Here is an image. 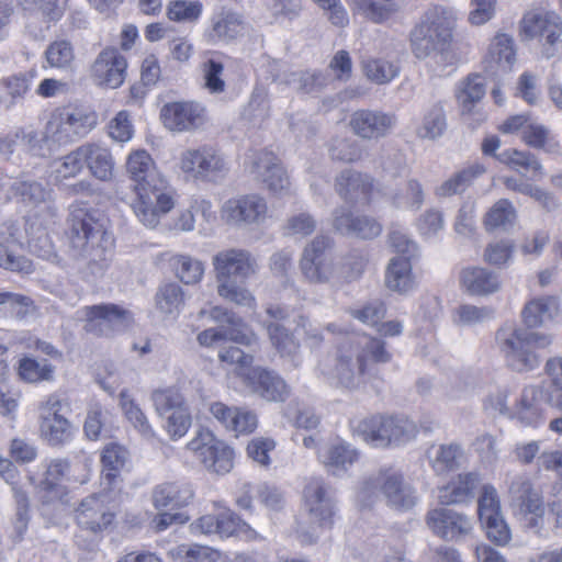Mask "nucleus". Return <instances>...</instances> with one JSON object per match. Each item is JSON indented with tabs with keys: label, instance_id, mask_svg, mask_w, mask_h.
<instances>
[{
	"label": "nucleus",
	"instance_id": "nucleus-60",
	"mask_svg": "<svg viewBox=\"0 0 562 562\" xmlns=\"http://www.w3.org/2000/svg\"><path fill=\"white\" fill-rule=\"evenodd\" d=\"M151 400L156 412L160 416L169 415L172 412L187 408L182 394L172 387L154 391Z\"/></svg>",
	"mask_w": 562,
	"mask_h": 562
},
{
	"label": "nucleus",
	"instance_id": "nucleus-6",
	"mask_svg": "<svg viewBox=\"0 0 562 562\" xmlns=\"http://www.w3.org/2000/svg\"><path fill=\"white\" fill-rule=\"evenodd\" d=\"M382 495L387 505L401 510L415 506L417 496L414 488L404 481L403 474L393 469L384 468L367 477L359 491L363 503L373 501Z\"/></svg>",
	"mask_w": 562,
	"mask_h": 562
},
{
	"label": "nucleus",
	"instance_id": "nucleus-28",
	"mask_svg": "<svg viewBox=\"0 0 562 562\" xmlns=\"http://www.w3.org/2000/svg\"><path fill=\"white\" fill-rule=\"evenodd\" d=\"M244 31L241 16L231 10H221L212 15L210 25L203 33L209 44L228 43L237 38Z\"/></svg>",
	"mask_w": 562,
	"mask_h": 562
},
{
	"label": "nucleus",
	"instance_id": "nucleus-36",
	"mask_svg": "<svg viewBox=\"0 0 562 562\" xmlns=\"http://www.w3.org/2000/svg\"><path fill=\"white\" fill-rule=\"evenodd\" d=\"M447 115L441 102H435L424 109L416 135L422 139L436 140L447 131Z\"/></svg>",
	"mask_w": 562,
	"mask_h": 562
},
{
	"label": "nucleus",
	"instance_id": "nucleus-63",
	"mask_svg": "<svg viewBox=\"0 0 562 562\" xmlns=\"http://www.w3.org/2000/svg\"><path fill=\"white\" fill-rule=\"evenodd\" d=\"M495 317V310L491 306H476L463 304L456 308V323L462 326H475Z\"/></svg>",
	"mask_w": 562,
	"mask_h": 562
},
{
	"label": "nucleus",
	"instance_id": "nucleus-27",
	"mask_svg": "<svg viewBox=\"0 0 562 562\" xmlns=\"http://www.w3.org/2000/svg\"><path fill=\"white\" fill-rule=\"evenodd\" d=\"M319 462L328 473L340 476L358 460L359 452L345 441H333L317 450Z\"/></svg>",
	"mask_w": 562,
	"mask_h": 562
},
{
	"label": "nucleus",
	"instance_id": "nucleus-59",
	"mask_svg": "<svg viewBox=\"0 0 562 562\" xmlns=\"http://www.w3.org/2000/svg\"><path fill=\"white\" fill-rule=\"evenodd\" d=\"M60 108L54 110L45 124L47 137L50 138L56 150L60 145L76 140Z\"/></svg>",
	"mask_w": 562,
	"mask_h": 562
},
{
	"label": "nucleus",
	"instance_id": "nucleus-52",
	"mask_svg": "<svg viewBox=\"0 0 562 562\" xmlns=\"http://www.w3.org/2000/svg\"><path fill=\"white\" fill-rule=\"evenodd\" d=\"M368 263L367 255L360 250H352L337 263V284L358 280Z\"/></svg>",
	"mask_w": 562,
	"mask_h": 562
},
{
	"label": "nucleus",
	"instance_id": "nucleus-48",
	"mask_svg": "<svg viewBox=\"0 0 562 562\" xmlns=\"http://www.w3.org/2000/svg\"><path fill=\"white\" fill-rule=\"evenodd\" d=\"M14 137L21 138L22 148L37 157H48L56 151L46 130L40 134L34 130L15 128Z\"/></svg>",
	"mask_w": 562,
	"mask_h": 562
},
{
	"label": "nucleus",
	"instance_id": "nucleus-5",
	"mask_svg": "<svg viewBox=\"0 0 562 562\" xmlns=\"http://www.w3.org/2000/svg\"><path fill=\"white\" fill-rule=\"evenodd\" d=\"M303 506L311 526H300L297 533L303 543L311 544L319 537L322 529L333 525L335 501L330 487L322 479H311L303 490Z\"/></svg>",
	"mask_w": 562,
	"mask_h": 562
},
{
	"label": "nucleus",
	"instance_id": "nucleus-30",
	"mask_svg": "<svg viewBox=\"0 0 562 562\" xmlns=\"http://www.w3.org/2000/svg\"><path fill=\"white\" fill-rule=\"evenodd\" d=\"M337 193L349 202H368L373 189L372 178L368 175L345 170L336 179Z\"/></svg>",
	"mask_w": 562,
	"mask_h": 562
},
{
	"label": "nucleus",
	"instance_id": "nucleus-15",
	"mask_svg": "<svg viewBox=\"0 0 562 562\" xmlns=\"http://www.w3.org/2000/svg\"><path fill=\"white\" fill-rule=\"evenodd\" d=\"M524 34L529 38L544 40L543 54L547 58L555 55L562 34L560 18L551 12H529L521 22Z\"/></svg>",
	"mask_w": 562,
	"mask_h": 562
},
{
	"label": "nucleus",
	"instance_id": "nucleus-41",
	"mask_svg": "<svg viewBox=\"0 0 562 562\" xmlns=\"http://www.w3.org/2000/svg\"><path fill=\"white\" fill-rule=\"evenodd\" d=\"M87 157L86 166L91 175L99 180L106 181L113 176L114 162L109 149L97 144H83Z\"/></svg>",
	"mask_w": 562,
	"mask_h": 562
},
{
	"label": "nucleus",
	"instance_id": "nucleus-22",
	"mask_svg": "<svg viewBox=\"0 0 562 562\" xmlns=\"http://www.w3.org/2000/svg\"><path fill=\"white\" fill-rule=\"evenodd\" d=\"M127 63L115 48L103 49L91 66V76L99 86L112 89L124 82Z\"/></svg>",
	"mask_w": 562,
	"mask_h": 562
},
{
	"label": "nucleus",
	"instance_id": "nucleus-57",
	"mask_svg": "<svg viewBox=\"0 0 562 562\" xmlns=\"http://www.w3.org/2000/svg\"><path fill=\"white\" fill-rule=\"evenodd\" d=\"M55 367L47 360L37 361L33 358H23L19 362V375L29 383L42 381H52L54 379Z\"/></svg>",
	"mask_w": 562,
	"mask_h": 562
},
{
	"label": "nucleus",
	"instance_id": "nucleus-26",
	"mask_svg": "<svg viewBox=\"0 0 562 562\" xmlns=\"http://www.w3.org/2000/svg\"><path fill=\"white\" fill-rule=\"evenodd\" d=\"M333 216L334 228L342 235L370 239L379 236L382 231L375 220L366 215L355 216L346 207L336 209Z\"/></svg>",
	"mask_w": 562,
	"mask_h": 562
},
{
	"label": "nucleus",
	"instance_id": "nucleus-24",
	"mask_svg": "<svg viewBox=\"0 0 562 562\" xmlns=\"http://www.w3.org/2000/svg\"><path fill=\"white\" fill-rule=\"evenodd\" d=\"M245 382L251 391L268 402H283L290 390L284 380L274 371L254 368L247 373Z\"/></svg>",
	"mask_w": 562,
	"mask_h": 562
},
{
	"label": "nucleus",
	"instance_id": "nucleus-51",
	"mask_svg": "<svg viewBox=\"0 0 562 562\" xmlns=\"http://www.w3.org/2000/svg\"><path fill=\"white\" fill-rule=\"evenodd\" d=\"M170 263L176 276L186 284L200 282L204 274L203 262L189 255H175Z\"/></svg>",
	"mask_w": 562,
	"mask_h": 562
},
{
	"label": "nucleus",
	"instance_id": "nucleus-50",
	"mask_svg": "<svg viewBox=\"0 0 562 562\" xmlns=\"http://www.w3.org/2000/svg\"><path fill=\"white\" fill-rule=\"evenodd\" d=\"M60 109L64 113V120L68 122L76 140L86 136L97 125V115L92 111L74 106Z\"/></svg>",
	"mask_w": 562,
	"mask_h": 562
},
{
	"label": "nucleus",
	"instance_id": "nucleus-64",
	"mask_svg": "<svg viewBox=\"0 0 562 562\" xmlns=\"http://www.w3.org/2000/svg\"><path fill=\"white\" fill-rule=\"evenodd\" d=\"M166 13L171 21L194 22L202 13V3L190 0H173L168 3Z\"/></svg>",
	"mask_w": 562,
	"mask_h": 562
},
{
	"label": "nucleus",
	"instance_id": "nucleus-23",
	"mask_svg": "<svg viewBox=\"0 0 562 562\" xmlns=\"http://www.w3.org/2000/svg\"><path fill=\"white\" fill-rule=\"evenodd\" d=\"M75 518L81 529L98 533L112 524L114 514L102 495L93 494L80 502Z\"/></svg>",
	"mask_w": 562,
	"mask_h": 562
},
{
	"label": "nucleus",
	"instance_id": "nucleus-29",
	"mask_svg": "<svg viewBox=\"0 0 562 562\" xmlns=\"http://www.w3.org/2000/svg\"><path fill=\"white\" fill-rule=\"evenodd\" d=\"M516 60L514 41L506 34L496 35L490 44L484 58V69L491 76L510 71Z\"/></svg>",
	"mask_w": 562,
	"mask_h": 562
},
{
	"label": "nucleus",
	"instance_id": "nucleus-9",
	"mask_svg": "<svg viewBox=\"0 0 562 562\" xmlns=\"http://www.w3.org/2000/svg\"><path fill=\"white\" fill-rule=\"evenodd\" d=\"M508 493L515 515L527 529L538 533L544 522V506L530 479L526 475L514 476L509 482Z\"/></svg>",
	"mask_w": 562,
	"mask_h": 562
},
{
	"label": "nucleus",
	"instance_id": "nucleus-16",
	"mask_svg": "<svg viewBox=\"0 0 562 562\" xmlns=\"http://www.w3.org/2000/svg\"><path fill=\"white\" fill-rule=\"evenodd\" d=\"M215 280H245L257 272L258 263L252 254L241 248L218 251L212 260Z\"/></svg>",
	"mask_w": 562,
	"mask_h": 562
},
{
	"label": "nucleus",
	"instance_id": "nucleus-19",
	"mask_svg": "<svg viewBox=\"0 0 562 562\" xmlns=\"http://www.w3.org/2000/svg\"><path fill=\"white\" fill-rule=\"evenodd\" d=\"M250 173L272 193H282L289 189V178L278 157L270 151L261 150L251 157Z\"/></svg>",
	"mask_w": 562,
	"mask_h": 562
},
{
	"label": "nucleus",
	"instance_id": "nucleus-10",
	"mask_svg": "<svg viewBox=\"0 0 562 562\" xmlns=\"http://www.w3.org/2000/svg\"><path fill=\"white\" fill-rule=\"evenodd\" d=\"M7 198L35 209L34 215L40 220L41 225L55 223L58 217V209L53 201V191L41 182L15 179L8 186Z\"/></svg>",
	"mask_w": 562,
	"mask_h": 562
},
{
	"label": "nucleus",
	"instance_id": "nucleus-4",
	"mask_svg": "<svg viewBox=\"0 0 562 562\" xmlns=\"http://www.w3.org/2000/svg\"><path fill=\"white\" fill-rule=\"evenodd\" d=\"M454 18L449 10L438 5L428 9L411 33L414 55L419 59L443 56L451 45Z\"/></svg>",
	"mask_w": 562,
	"mask_h": 562
},
{
	"label": "nucleus",
	"instance_id": "nucleus-37",
	"mask_svg": "<svg viewBox=\"0 0 562 562\" xmlns=\"http://www.w3.org/2000/svg\"><path fill=\"white\" fill-rule=\"evenodd\" d=\"M385 286L394 292L406 293L415 286L411 259L393 257L385 271Z\"/></svg>",
	"mask_w": 562,
	"mask_h": 562
},
{
	"label": "nucleus",
	"instance_id": "nucleus-42",
	"mask_svg": "<svg viewBox=\"0 0 562 562\" xmlns=\"http://www.w3.org/2000/svg\"><path fill=\"white\" fill-rule=\"evenodd\" d=\"M196 339L199 344L204 347H211L214 344L222 341L224 339H229L234 342L246 346H250L257 341V337L252 331L240 328H209L201 331L198 335Z\"/></svg>",
	"mask_w": 562,
	"mask_h": 562
},
{
	"label": "nucleus",
	"instance_id": "nucleus-40",
	"mask_svg": "<svg viewBox=\"0 0 562 562\" xmlns=\"http://www.w3.org/2000/svg\"><path fill=\"white\" fill-rule=\"evenodd\" d=\"M560 312V300L557 296H546L531 300L522 310V319L529 328L540 326L546 319H551Z\"/></svg>",
	"mask_w": 562,
	"mask_h": 562
},
{
	"label": "nucleus",
	"instance_id": "nucleus-25",
	"mask_svg": "<svg viewBox=\"0 0 562 562\" xmlns=\"http://www.w3.org/2000/svg\"><path fill=\"white\" fill-rule=\"evenodd\" d=\"M88 331H95L100 335H108L110 331L125 328L130 321V313L116 305L103 304L92 305L86 308Z\"/></svg>",
	"mask_w": 562,
	"mask_h": 562
},
{
	"label": "nucleus",
	"instance_id": "nucleus-7",
	"mask_svg": "<svg viewBox=\"0 0 562 562\" xmlns=\"http://www.w3.org/2000/svg\"><path fill=\"white\" fill-rule=\"evenodd\" d=\"M134 189L137 199L133 203V210L145 226L155 227L160 217L175 206L173 191L162 177L135 184Z\"/></svg>",
	"mask_w": 562,
	"mask_h": 562
},
{
	"label": "nucleus",
	"instance_id": "nucleus-47",
	"mask_svg": "<svg viewBox=\"0 0 562 562\" xmlns=\"http://www.w3.org/2000/svg\"><path fill=\"white\" fill-rule=\"evenodd\" d=\"M126 170L135 184L150 182L155 177H161L155 168L154 160L146 150L132 153L126 161Z\"/></svg>",
	"mask_w": 562,
	"mask_h": 562
},
{
	"label": "nucleus",
	"instance_id": "nucleus-38",
	"mask_svg": "<svg viewBox=\"0 0 562 562\" xmlns=\"http://www.w3.org/2000/svg\"><path fill=\"white\" fill-rule=\"evenodd\" d=\"M485 172V168L480 164L470 165L443 181L436 188V195L439 198H449L454 194L463 193L473 181Z\"/></svg>",
	"mask_w": 562,
	"mask_h": 562
},
{
	"label": "nucleus",
	"instance_id": "nucleus-8",
	"mask_svg": "<svg viewBox=\"0 0 562 562\" xmlns=\"http://www.w3.org/2000/svg\"><path fill=\"white\" fill-rule=\"evenodd\" d=\"M334 240L317 235L302 251L299 262L304 280L311 284H337V263L330 256Z\"/></svg>",
	"mask_w": 562,
	"mask_h": 562
},
{
	"label": "nucleus",
	"instance_id": "nucleus-14",
	"mask_svg": "<svg viewBox=\"0 0 562 562\" xmlns=\"http://www.w3.org/2000/svg\"><path fill=\"white\" fill-rule=\"evenodd\" d=\"M268 204L258 193L241 194L224 202L221 217L236 227L258 226L268 217Z\"/></svg>",
	"mask_w": 562,
	"mask_h": 562
},
{
	"label": "nucleus",
	"instance_id": "nucleus-31",
	"mask_svg": "<svg viewBox=\"0 0 562 562\" xmlns=\"http://www.w3.org/2000/svg\"><path fill=\"white\" fill-rule=\"evenodd\" d=\"M190 484L183 482H165L153 490L151 499L157 509L183 507L193 498Z\"/></svg>",
	"mask_w": 562,
	"mask_h": 562
},
{
	"label": "nucleus",
	"instance_id": "nucleus-39",
	"mask_svg": "<svg viewBox=\"0 0 562 562\" xmlns=\"http://www.w3.org/2000/svg\"><path fill=\"white\" fill-rule=\"evenodd\" d=\"M485 95V80L479 74L469 75L457 87L456 97L462 114H470Z\"/></svg>",
	"mask_w": 562,
	"mask_h": 562
},
{
	"label": "nucleus",
	"instance_id": "nucleus-1",
	"mask_svg": "<svg viewBox=\"0 0 562 562\" xmlns=\"http://www.w3.org/2000/svg\"><path fill=\"white\" fill-rule=\"evenodd\" d=\"M391 353L379 338L360 335L344 347L333 368H323L322 373L333 385L357 390L371 381L376 373V363H386Z\"/></svg>",
	"mask_w": 562,
	"mask_h": 562
},
{
	"label": "nucleus",
	"instance_id": "nucleus-54",
	"mask_svg": "<svg viewBox=\"0 0 562 562\" xmlns=\"http://www.w3.org/2000/svg\"><path fill=\"white\" fill-rule=\"evenodd\" d=\"M45 57L50 67L69 70L75 61L74 45L65 38L56 40L47 46Z\"/></svg>",
	"mask_w": 562,
	"mask_h": 562
},
{
	"label": "nucleus",
	"instance_id": "nucleus-55",
	"mask_svg": "<svg viewBox=\"0 0 562 562\" xmlns=\"http://www.w3.org/2000/svg\"><path fill=\"white\" fill-rule=\"evenodd\" d=\"M361 65L366 77L376 85H385L398 75V67L382 58L369 57Z\"/></svg>",
	"mask_w": 562,
	"mask_h": 562
},
{
	"label": "nucleus",
	"instance_id": "nucleus-58",
	"mask_svg": "<svg viewBox=\"0 0 562 562\" xmlns=\"http://www.w3.org/2000/svg\"><path fill=\"white\" fill-rule=\"evenodd\" d=\"M217 294L240 306L255 307L256 299L248 289L237 283V280H216Z\"/></svg>",
	"mask_w": 562,
	"mask_h": 562
},
{
	"label": "nucleus",
	"instance_id": "nucleus-13",
	"mask_svg": "<svg viewBox=\"0 0 562 562\" xmlns=\"http://www.w3.org/2000/svg\"><path fill=\"white\" fill-rule=\"evenodd\" d=\"M180 169L194 179L218 181L227 171V162L220 151L211 146L187 149L181 153Z\"/></svg>",
	"mask_w": 562,
	"mask_h": 562
},
{
	"label": "nucleus",
	"instance_id": "nucleus-32",
	"mask_svg": "<svg viewBox=\"0 0 562 562\" xmlns=\"http://www.w3.org/2000/svg\"><path fill=\"white\" fill-rule=\"evenodd\" d=\"M2 479L11 486V492L16 504L15 530L21 536L27 528L29 522V498L24 491L18 487L20 474L11 460L2 458Z\"/></svg>",
	"mask_w": 562,
	"mask_h": 562
},
{
	"label": "nucleus",
	"instance_id": "nucleus-44",
	"mask_svg": "<svg viewBox=\"0 0 562 562\" xmlns=\"http://www.w3.org/2000/svg\"><path fill=\"white\" fill-rule=\"evenodd\" d=\"M502 164L507 165L509 168L522 172L525 175L531 173L532 176L542 175V165L537 157L527 150H518L514 148L503 150L498 156Z\"/></svg>",
	"mask_w": 562,
	"mask_h": 562
},
{
	"label": "nucleus",
	"instance_id": "nucleus-33",
	"mask_svg": "<svg viewBox=\"0 0 562 562\" xmlns=\"http://www.w3.org/2000/svg\"><path fill=\"white\" fill-rule=\"evenodd\" d=\"M480 481L476 472L461 473L439 490V502L441 504H461L474 496V490Z\"/></svg>",
	"mask_w": 562,
	"mask_h": 562
},
{
	"label": "nucleus",
	"instance_id": "nucleus-61",
	"mask_svg": "<svg viewBox=\"0 0 562 562\" xmlns=\"http://www.w3.org/2000/svg\"><path fill=\"white\" fill-rule=\"evenodd\" d=\"M218 359L221 362L233 367V370L244 379L247 378V373L254 368V357L250 353H246L239 347L227 346L220 350Z\"/></svg>",
	"mask_w": 562,
	"mask_h": 562
},
{
	"label": "nucleus",
	"instance_id": "nucleus-62",
	"mask_svg": "<svg viewBox=\"0 0 562 562\" xmlns=\"http://www.w3.org/2000/svg\"><path fill=\"white\" fill-rule=\"evenodd\" d=\"M327 78L321 72L294 71L284 76V82L297 91L312 93L326 86Z\"/></svg>",
	"mask_w": 562,
	"mask_h": 562
},
{
	"label": "nucleus",
	"instance_id": "nucleus-35",
	"mask_svg": "<svg viewBox=\"0 0 562 562\" xmlns=\"http://www.w3.org/2000/svg\"><path fill=\"white\" fill-rule=\"evenodd\" d=\"M465 460L467 457L463 448L456 442L440 445L429 454L431 469L438 475L459 470Z\"/></svg>",
	"mask_w": 562,
	"mask_h": 562
},
{
	"label": "nucleus",
	"instance_id": "nucleus-46",
	"mask_svg": "<svg viewBox=\"0 0 562 562\" xmlns=\"http://www.w3.org/2000/svg\"><path fill=\"white\" fill-rule=\"evenodd\" d=\"M263 327L267 329L271 345L281 357L294 359L300 349V344L283 325L276 322L265 321Z\"/></svg>",
	"mask_w": 562,
	"mask_h": 562
},
{
	"label": "nucleus",
	"instance_id": "nucleus-49",
	"mask_svg": "<svg viewBox=\"0 0 562 562\" xmlns=\"http://www.w3.org/2000/svg\"><path fill=\"white\" fill-rule=\"evenodd\" d=\"M387 425V440L392 446H401L413 440L417 434V425L405 416H385Z\"/></svg>",
	"mask_w": 562,
	"mask_h": 562
},
{
	"label": "nucleus",
	"instance_id": "nucleus-2",
	"mask_svg": "<svg viewBox=\"0 0 562 562\" xmlns=\"http://www.w3.org/2000/svg\"><path fill=\"white\" fill-rule=\"evenodd\" d=\"M68 222L74 256L82 261L92 274L102 273L109 266L112 245L103 221L97 212L72 206Z\"/></svg>",
	"mask_w": 562,
	"mask_h": 562
},
{
	"label": "nucleus",
	"instance_id": "nucleus-45",
	"mask_svg": "<svg viewBox=\"0 0 562 562\" xmlns=\"http://www.w3.org/2000/svg\"><path fill=\"white\" fill-rule=\"evenodd\" d=\"M358 435L367 443L376 448L390 447L387 440L386 417L383 415H374L359 422L357 426Z\"/></svg>",
	"mask_w": 562,
	"mask_h": 562
},
{
	"label": "nucleus",
	"instance_id": "nucleus-17",
	"mask_svg": "<svg viewBox=\"0 0 562 562\" xmlns=\"http://www.w3.org/2000/svg\"><path fill=\"white\" fill-rule=\"evenodd\" d=\"M426 525L434 535L448 541L459 540L472 530L471 519L467 515L447 507L429 510Z\"/></svg>",
	"mask_w": 562,
	"mask_h": 562
},
{
	"label": "nucleus",
	"instance_id": "nucleus-21",
	"mask_svg": "<svg viewBox=\"0 0 562 562\" xmlns=\"http://www.w3.org/2000/svg\"><path fill=\"white\" fill-rule=\"evenodd\" d=\"M553 392L543 384L526 386L516 404L513 416L527 426L537 425L542 418V404L554 406Z\"/></svg>",
	"mask_w": 562,
	"mask_h": 562
},
{
	"label": "nucleus",
	"instance_id": "nucleus-18",
	"mask_svg": "<svg viewBox=\"0 0 562 562\" xmlns=\"http://www.w3.org/2000/svg\"><path fill=\"white\" fill-rule=\"evenodd\" d=\"M395 124L394 114L370 109L355 111L349 120V126L353 134L369 140H378L387 136Z\"/></svg>",
	"mask_w": 562,
	"mask_h": 562
},
{
	"label": "nucleus",
	"instance_id": "nucleus-43",
	"mask_svg": "<svg viewBox=\"0 0 562 562\" xmlns=\"http://www.w3.org/2000/svg\"><path fill=\"white\" fill-rule=\"evenodd\" d=\"M157 310L165 315H177L184 305V292L176 282L161 284L155 294Z\"/></svg>",
	"mask_w": 562,
	"mask_h": 562
},
{
	"label": "nucleus",
	"instance_id": "nucleus-34",
	"mask_svg": "<svg viewBox=\"0 0 562 562\" xmlns=\"http://www.w3.org/2000/svg\"><path fill=\"white\" fill-rule=\"evenodd\" d=\"M462 286L473 295H488L501 289L498 276L482 267H469L460 276Z\"/></svg>",
	"mask_w": 562,
	"mask_h": 562
},
{
	"label": "nucleus",
	"instance_id": "nucleus-3",
	"mask_svg": "<svg viewBox=\"0 0 562 562\" xmlns=\"http://www.w3.org/2000/svg\"><path fill=\"white\" fill-rule=\"evenodd\" d=\"M496 345L510 370L524 373L533 371L540 364L536 349L546 348L551 337L528 331L514 323H505L495 334Z\"/></svg>",
	"mask_w": 562,
	"mask_h": 562
},
{
	"label": "nucleus",
	"instance_id": "nucleus-12",
	"mask_svg": "<svg viewBox=\"0 0 562 562\" xmlns=\"http://www.w3.org/2000/svg\"><path fill=\"white\" fill-rule=\"evenodd\" d=\"M68 407V402L56 394L49 395L40 406V432L52 447L64 446L72 438L74 427L63 414Z\"/></svg>",
	"mask_w": 562,
	"mask_h": 562
},
{
	"label": "nucleus",
	"instance_id": "nucleus-20",
	"mask_svg": "<svg viewBox=\"0 0 562 562\" xmlns=\"http://www.w3.org/2000/svg\"><path fill=\"white\" fill-rule=\"evenodd\" d=\"M204 108L196 102H171L162 106L160 117L173 132H189L204 123Z\"/></svg>",
	"mask_w": 562,
	"mask_h": 562
},
{
	"label": "nucleus",
	"instance_id": "nucleus-11",
	"mask_svg": "<svg viewBox=\"0 0 562 562\" xmlns=\"http://www.w3.org/2000/svg\"><path fill=\"white\" fill-rule=\"evenodd\" d=\"M187 448L209 472L223 475L233 469L234 450L209 430L199 431Z\"/></svg>",
	"mask_w": 562,
	"mask_h": 562
},
{
	"label": "nucleus",
	"instance_id": "nucleus-56",
	"mask_svg": "<svg viewBox=\"0 0 562 562\" xmlns=\"http://www.w3.org/2000/svg\"><path fill=\"white\" fill-rule=\"evenodd\" d=\"M516 220V210L507 199L498 200L485 214L484 225L487 231L506 228L512 226Z\"/></svg>",
	"mask_w": 562,
	"mask_h": 562
},
{
	"label": "nucleus",
	"instance_id": "nucleus-53",
	"mask_svg": "<svg viewBox=\"0 0 562 562\" xmlns=\"http://www.w3.org/2000/svg\"><path fill=\"white\" fill-rule=\"evenodd\" d=\"M120 406L127 420L143 437L149 439L155 436V432L147 417L145 416L140 407L130 396L127 391H122L120 393Z\"/></svg>",
	"mask_w": 562,
	"mask_h": 562
}]
</instances>
